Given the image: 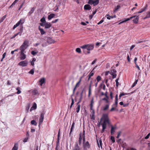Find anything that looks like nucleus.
Masks as SVG:
<instances>
[{
    "instance_id": "8fccbe9b",
    "label": "nucleus",
    "mask_w": 150,
    "mask_h": 150,
    "mask_svg": "<svg viewBox=\"0 0 150 150\" xmlns=\"http://www.w3.org/2000/svg\"><path fill=\"white\" fill-rule=\"evenodd\" d=\"M48 44V43H47V42L46 43H43V44L42 45V46L43 47H45L47 46Z\"/></svg>"
},
{
    "instance_id": "cd10ccee",
    "label": "nucleus",
    "mask_w": 150,
    "mask_h": 150,
    "mask_svg": "<svg viewBox=\"0 0 150 150\" xmlns=\"http://www.w3.org/2000/svg\"><path fill=\"white\" fill-rule=\"evenodd\" d=\"M129 94V93H121L119 95V99H120L121 97L124 95H128Z\"/></svg>"
},
{
    "instance_id": "f8f14e48",
    "label": "nucleus",
    "mask_w": 150,
    "mask_h": 150,
    "mask_svg": "<svg viewBox=\"0 0 150 150\" xmlns=\"http://www.w3.org/2000/svg\"><path fill=\"white\" fill-rule=\"evenodd\" d=\"M26 57V55L24 52H21L20 54V58L21 60H23L25 59Z\"/></svg>"
},
{
    "instance_id": "7ed1b4c3",
    "label": "nucleus",
    "mask_w": 150,
    "mask_h": 150,
    "mask_svg": "<svg viewBox=\"0 0 150 150\" xmlns=\"http://www.w3.org/2000/svg\"><path fill=\"white\" fill-rule=\"evenodd\" d=\"M94 47V45H84L81 47V48L82 49H86L87 50L90 51V50H93Z\"/></svg>"
},
{
    "instance_id": "9b49d317",
    "label": "nucleus",
    "mask_w": 150,
    "mask_h": 150,
    "mask_svg": "<svg viewBox=\"0 0 150 150\" xmlns=\"http://www.w3.org/2000/svg\"><path fill=\"white\" fill-rule=\"evenodd\" d=\"M20 27H21V28L20 29V31L21 32V33L18 32V33H17L15 34L11 38V39H12L15 38L16 37L17 35H18L19 34H20V36L21 35L22 33V28H23V27L22 26H21Z\"/></svg>"
},
{
    "instance_id": "de8ad7c7",
    "label": "nucleus",
    "mask_w": 150,
    "mask_h": 150,
    "mask_svg": "<svg viewBox=\"0 0 150 150\" xmlns=\"http://www.w3.org/2000/svg\"><path fill=\"white\" fill-rule=\"evenodd\" d=\"M34 73V69H33L30 70L29 72V73L31 74H33Z\"/></svg>"
},
{
    "instance_id": "f257e3e1",
    "label": "nucleus",
    "mask_w": 150,
    "mask_h": 150,
    "mask_svg": "<svg viewBox=\"0 0 150 150\" xmlns=\"http://www.w3.org/2000/svg\"><path fill=\"white\" fill-rule=\"evenodd\" d=\"M103 121V123H108V125L110 124V120L108 115L107 114H103L100 119V122Z\"/></svg>"
},
{
    "instance_id": "338daca9",
    "label": "nucleus",
    "mask_w": 150,
    "mask_h": 150,
    "mask_svg": "<svg viewBox=\"0 0 150 150\" xmlns=\"http://www.w3.org/2000/svg\"><path fill=\"white\" fill-rule=\"evenodd\" d=\"M117 104H118V100H115V105H116V107L117 106Z\"/></svg>"
},
{
    "instance_id": "bb28decb",
    "label": "nucleus",
    "mask_w": 150,
    "mask_h": 150,
    "mask_svg": "<svg viewBox=\"0 0 150 150\" xmlns=\"http://www.w3.org/2000/svg\"><path fill=\"white\" fill-rule=\"evenodd\" d=\"M82 78V77H81L80 78L79 81L78 82V83H77L76 84L75 86L76 88L77 87H79V83L81 81V79Z\"/></svg>"
},
{
    "instance_id": "4d7b16f0",
    "label": "nucleus",
    "mask_w": 150,
    "mask_h": 150,
    "mask_svg": "<svg viewBox=\"0 0 150 150\" xmlns=\"http://www.w3.org/2000/svg\"><path fill=\"white\" fill-rule=\"evenodd\" d=\"M137 57H135L134 58V62L135 63V64H137Z\"/></svg>"
},
{
    "instance_id": "4c0bfd02",
    "label": "nucleus",
    "mask_w": 150,
    "mask_h": 150,
    "mask_svg": "<svg viewBox=\"0 0 150 150\" xmlns=\"http://www.w3.org/2000/svg\"><path fill=\"white\" fill-rule=\"evenodd\" d=\"M40 21L42 22L43 23H46L45 19L44 17H43L40 20Z\"/></svg>"
},
{
    "instance_id": "a18cd8bd",
    "label": "nucleus",
    "mask_w": 150,
    "mask_h": 150,
    "mask_svg": "<svg viewBox=\"0 0 150 150\" xmlns=\"http://www.w3.org/2000/svg\"><path fill=\"white\" fill-rule=\"evenodd\" d=\"M110 139L113 143H114L115 142V140L114 137L111 136L110 137Z\"/></svg>"
},
{
    "instance_id": "5701e85b",
    "label": "nucleus",
    "mask_w": 150,
    "mask_h": 150,
    "mask_svg": "<svg viewBox=\"0 0 150 150\" xmlns=\"http://www.w3.org/2000/svg\"><path fill=\"white\" fill-rule=\"evenodd\" d=\"M38 28L39 30L40 31L41 35H42L45 33V32L44 31L43 29L40 28V26H39Z\"/></svg>"
},
{
    "instance_id": "72a5a7b5",
    "label": "nucleus",
    "mask_w": 150,
    "mask_h": 150,
    "mask_svg": "<svg viewBox=\"0 0 150 150\" xmlns=\"http://www.w3.org/2000/svg\"><path fill=\"white\" fill-rule=\"evenodd\" d=\"M99 2V0H93V5H96L98 4Z\"/></svg>"
},
{
    "instance_id": "1a4fd4ad",
    "label": "nucleus",
    "mask_w": 150,
    "mask_h": 150,
    "mask_svg": "<svg viewBox=\"0 0 150 150\" xmlns=\"http://www.w3.org/2000/svg\"><path fill=\"white\" fill-rule=\"evenodd\" d=\"M83 147L84 150H86L90 147V145L88 141H87L85 143H83Z\"/></svg>"
},
{
    "instance_id": "864d4df0",
    "label": "nucleus",
    "mask_w": 150,
    "mask_h": 150,
    "mask_svg": "<svg viewBox=\"0 0 150 150\" xmlns=\"http://www.w3.org/2000/svg\"><path fill=\"white\" fill-rule=\"evenodd\" d=\"M127 61H128V62H130V58L129 57V55L128 54L127 55Z\"/></svg>"
},
{
    "instance_id": "dca6fc26",
    "label": "nucleus",
    "mask_w": 150,
    "mask_h": 150,
    "mask_svg": "<svg viewBox=\"0 0 150 150\" xmlns=\"http://www.w3.org/2000/svg\"><path fill=\"white\" fill-rule=\"evenodd\" d=\"M111 133L112 134H114L115 132V129H116V127H113L112 125H111Z\"/></svg>"
},
{
    "instance_id": "c9c22d12",
    "label": "nucleus",
    "mask_w": 150,
    "mask_h": 150,
    "mask_svg": "<svg viewBox=\"0 0 150 150\" xmlns=\"http://www.w3.org/2000/svg\"><path fill=\"white\" fill-rule=\"evenodd\" d=\"M101 125H102V129H105L106 128V124L103 123L101 124Z\"/></svg>"
},
{
    "instance_id": "052dcab7",
    "label": "nucleus",
    "mask_w": 150,
    "mask_h": 150,
    "mask_svg": "<svg viewBox=\"0 0 150 150\" xmlns=\"http://www.w3.org/2000/svg\"><path fill=\"white\" fill-rule=\"evenodd\" d=\"M110 98H111V99H112L113 98V93L112 92H110Z\"/></svg>"
},
{
    "instance_id": "423d86ee",
    "label": "nucleus",
    "mask_w": 150,
    "mask_h": 150,
    "mask_svg": "<svg viewBox=\"0 0 150 150\" xmlns=\"http://www.w3.org/2000/svg\"><path fill=\"white\" fill-rule=\"evenodd\" d=\"M28 64V61L26 60H24L18 63V65L23 67H25Z\"/></svg>"
},
{
    "instance_id": "7c9ffc66",
    "label": "nucleus",
    "mask_w": 150,
    "mask_h": 150,
    "mask_svg": "<svg viewBox=\"0 0 150 150\" xmlns=\"http://www.w3.org/2000/svg\"><path fill=\"white\" fill-rule=\"evenodd\" d=\"M35 9V8H34V7L32 8H31L30 11L28 13V15L29 16H30L33 12Z\"/></svg>"
},
{
    "instance_id": "4be33fe9",
    "label": "nucleus",
    "mask_w": 150,
    "mask_h": 150,
    "mask_svg": "<svg viewBox=\"0 0 150 150\" xmlns=\"http://www.w3.org/2000/svg\"><path fill=\"white\" fill-rule=\"evenodd\" d=\"M55 16V14L53 13H51L48 16V19L50 20L52 18H53Z\"/></svg>"
},
{
    "instance_id": "774afa93",
    "label": "nucleus",
    "mask_w": 150,
    "mask_h": 150,
    "mask_svg": "<svg viewBox=\"0 0 150 150\" xmlns=\"http://www.w3.org/2000/svg\"><path fill=\"white\" fill-rule=\"evenodd\" d=\"M147 15L148 16V17L150 18V11L147 13Z\"/></svg>"
},
{
    "instance_id": "37998d69",
    "label": "nucleus",
    "mask_w": 150,
    "mask_h": 150,
    "mask_svg": "<svg viewBox=\"0 0 150 150\" xmlns=\"http://www.w3.org/2000/svg\"><path fill=\"white\" fill-rule=\"evenodd\" d=\"M76 51L79 53H80L81 52V49L79 48H77L76 49Z\"/></svg>"
},
{
    "instance_id": "603ef678",
    "label": "nucleus",
    "mask_w": 150,
    "mask_h": 150,
    "mask_svg": "<svg viewBox=\"0 0 150 150\" xmlns=\"http://www.w3.org/2000/svg\"><path fill=\"white\" fill-rule=\"evenodd\" d=\"M37 52H35V51H33L31 52V54L33 55H35L37 53Z\"/></svg>"
},
{
    "instance_id": "6e6d98bb",
    "label": "nucleus",
    "mask_w": 150,
    "mask_h": 150,
    "mask_svg": "<svg viewBox=\"0 0 150 150\" xmlns=\"http://www.w3.org/2000/svg\"><path fill=\"white\" fill-rule=\"evenodd\" d=\"M150 135V133H149L148 134V135L145 137V139H148Z\"/></svg>"
},
{
    "instance_id": "c756f323",
    "label": "nucleus",
    "mask_w": 150,
    "mask_h": 150,
    "mask_svg": "<svg viewBox=\"0 0 150 150\" xmlns=\"http://www.w3.org/2000/svg\"><path fill=\"white\" fill-rule=\"evenodd\" d=\"M83 49V52L84 54H89L90 53V52L88 51L86 49Z\"/></svg>"
},
{
    "instance_id": "5fc2aeb1",
    "label": "nucleus",
    "mask_w": 150,
    "mask_h": 150,
    "mask_svg": "<svg viewBox=\"0 0 150 150\" xmlns=\"http://www.w3.org/2000/svg\"><path fill=\"white\" fill-rule=\"evenodd\" d=\"M15 4V3L13 2V3L10 6L9 8H11L13 7V6H14Z\"/></svg>"
},
{
    "instance_id": "a878e982",
    "label": "nucleus",
    "mask_w": 150,
    "mask_h": 150,
    "mask_svg": "<svg viewBox=\"0 0 150 150\" xmlns=\"http://www.w3.org/2000/svg\"><path fill=\"white\" fill-rule=\"evenodd\" d=\"M95 68L93 69L91 71L89 74L88 75V76H89L90 77H91V76H93L94 74V71L93 70H94Z\"/></svg>"
},
{
    "instance_id": "f03ea898",
    "label": "nucleus",
    "mask_w": 150,
    "mask_h": 150,
    "mask_svg": "<svg viewBox=\"0 0 150 150\" xmlns=\"http://www.w3.org/2000/svg\"><path fill=\"white\" fill-rule=\"evenodd\" d=\"M135 17L136 18L133 19V21L134 23H138L139 20V17L138 16H134L130 17V18H127L124 21L121 22L120 23H119V24H120L121 23H122L124 22H126Z\"/></svg>"
},
{
    "instance_id": "412c9836",
    "label": "nucleus",
    "mask_w": 150,
    "mask_h": 150,
    "mask_svg": "<svg viewBox=\"0 0 150 150\" xmlns=\"http://www.w3.org/2000/svg\"><path fill=\"white\" fill-rule=\"evenodd\" d=\"M76 105L77 107L76 108V110L77 113H78L80 110V105L79 104H77Z\"/></svg>"
},
{
    "instance_id": "9d476101",
    "label": "nucleus",
    "mask_w": 150,
    "mask_h": 150,
    "mask_svg": "<svg viewBox=\"0 0 150 150\" xmlns=\"http://www.w3.org/2000/svg\"><path fill=\"white\" fill-rule=\"evenodd\" d=\"M24 21L22 22V20L21 19L18 22V23H17L15 25H14L13 28V29H15L20 24H21V25H22V24L24 23ZM21 26H22V25Z\"/></svg>"
},
{
    "instance_id": "69168bd1",
    "label": "nucleus",
    "mask_w": 150,
    "mask_h": 150,
    "mask_svg": "<svg viewBox=\"0 0 150 150\" xmlns=\"http://www.w3.org/2000/svg\"><path fill=\"white\" fill-rule=\"evenodd\" d=\"M58 21V19H55L54 21H52V23H56Z\"/></svg>"
},
{
    "instance_id": "0e129e2a",
    "label": "nucleus",
    "mask_w": 150,
    "mask_h": 150,
    "mask_svg": "<svg viewBox=\"0 0 150 150\" xmlns=\"http://www.w3.org/2000/svg\"><path fill=\"white\" fill-rule=\"evenodd\" d=\"M102 100H105V101H106V102L107 103H108V100L106 99L105 98H103L102 99Z\"/></svg>"
},
{
    "instance_id": "473e14b6",
    "label": "nucleus",
    "mask_w": 150,
    "mask_h": 150,
    "mask_svg": "<svg viewBox=\"0 0 150 150\" xmlns=\"http://www.w3.org/2000/svg\"><path fill=\"white\" fill-rule=\"evenodd\" d=\"M120 8V5H118L117 6L115 7V9L114 10V12H116L118 9Z\"/></svg>"
},
{
    "instance_id": "a211bd4d",
    "label": "nucleus",
    "mask_w": 150,
    "mask_h": 150,
    "mask_svg": "<svg viewBox=\"0 0 150 150\" xmlns=\"http://www.w3.org/2000/svg\"><path fill=\"white\" fill-rule=\"evenodd\" d=\"M82 139V133H80L79 135V145H80L81 144V142Z\"/></svg>"
},
{
    "instance_id": "f704fd0d",
    "label": "nucleus",
    "mask_w": 150,
    "mask_h": 150,
    "mask_svg": "<svg viewBox=\"0 0 150 150\" xmlns=\"http://www.w3.org/2000/svg\"><path fill=\"white\" fill-rule=\"evenodd\" d=\"M31 124L32 125H34L35 126H36L37 125V122H36V121L34 120H32L31 121Z\"/></svg>"
},
{
    "instance_id": "4468645a",
    "label": "nucleus",
    "mask_w": 150,
    "mask_h": 150,
    "mask_svg": "<svg viewBox=\"0 0 150 150\" xmlns=\"http://www.w3.org/2000/svg\"><path fill=\"white\" fill-rule=\"evenodd\" d=\"M74 150H81V149L79 148L77 142H75Z\"/></svg>"
},
{
    "instance_id": "6ab92c4d",
    "label": "nucleus",
    "mask_w": 150,
    "mask_h": 150,
    "mask_svg": "<svg viewBox=\"0 0 150 150\" xmlns=\"http://www.w3.org/2000/svg\"><path fill=\"white\" fill-rule=\"evenodd\" d=\"M45 79L44 78H41L39 81L40 83V86H42V84L45 82Z\"/></svg>"
},
{
    "instance_id": "20e7f679",
    "label": "nucleus",
    "mask_w": 150,
    "mask_h": 150,
    "mask_svg": "<svg viewBox=\"0 0 150 150\" xmlns=\"http://www.w3.org/2000/svg\"><path fill=\"white\" fill-rule=\"evenodd\" d=\"M83 92V90L80 93L79 92H77L76 93V96L75 97L76 99L78 97L79 98V101L77 104H79V103L81 102L82 98Z\"/></svg>"
},
{
    "instance_id": "58836bf2",
    "label": "nucleus",
    "mask_w": 150,
    "mask_h": 150,
    "mask_svg": "<svg viewBox=\"0 0 150 150\" xmlns=\"http://www.w3.org/2000/svg\"><path fill=\"white\" fill-rule=\"evenodd\" d=\"M138 80L137 79L136 80H135V82L133 83V84L132 86V88H133L136 85V84L137 83V82H138Z\"/></svg>"
},
{
    "instance_id": "e2e57ef3",
    "label": "nucleus",
    "mask_w": 150,
    "mask_h": 150,
    "mask_svg": "<svg viewBox=\"0 0 150 150\" xmlns=\"http://www.w3.org/2000/svg\"><path fill=\"white\" fill-rule=\"evenodd\" d=\"M6 52H4L2 55V59H4L6 55Z\"/></svg>"
},
{
    "instance_id": "bf43d9fd",
    "label": "nucleus",
    "mask_w": 150,
    "mask_h": 150,
    "mask_svg": "<svg viewBox=\"0 0 150 150\" xmlns=\"http://www.w3.org/2000/svg\"><path fill=\"white\" fill-rule=\"evenodd\" d=\"M71 100H72V102L71 104V105H73L74 103V100L73 98H71Z\"/></svg>"
},
{
    "instance_id": "393cba45",
    "label": "nucleus",
    "mask_w": 150,
    "mask_h": 150,
    "mask_svg": "<svg viewBox=\"0 0 150 150\" xmlns=\"http://www.w3.org/2000/svg\"><path fill=\"white\" fill-rule=\"evenodd\" d=\"M85 131L84 130H83L82 136L83 141V143H84V142H85Z\"/></svg>"
},
{
    "instance_id": "b1692460",
    "label": "nucleus",
    "mask_w": 150,
    "mask_h": 150,
    "mask_svg": "<svg viewBox=\"0 0 150 150\" xmlns=\"http://www.w3.org/2000/svg\"><path fill=\"white\" fill-rule=\"evenodd\" d=\"M74 125H75V122H74L72 124L71 127V128L70 132L69 133V135H71V134L73 131V129L74 127Z\"/></svg>"
},
{
    "instance_id": "a19ab883",
    "label": "nucleus",
    "mask_w": 150,
    "mask_h": 150,
    "mask_svg": "<svg viewBox=\"0 0 150 150\" xmlns=\"http://www.w3.org/2000/svg\"><path fill=\"white\" fill-rule=\"evenodd\" d=\"M20 88L19 87H18L16 88V90L17 91V93L18 94H20L21 92V91L20 90Z\"/></svg>"
},
{
    "instance_id": "39448f33",
    "label": "nucleus",
    "mask_w": 150,
    "mask_h": 150,
    "mask_svg": "<svg viewBox=\"0 0 150 150\" xmlns=\"http://www.w3.org/2000/svg\"><path fill=\"white\" fill-rule=\"evenodd\" d=\"M27 43L26 41H24L22 45L20 47V50H21V52H24L25 50L27 47Z\"/></svg>"
},
{
    "instance_id": "c03bdc74",
    "label": "nucleus",
    "mask_w": 150,
    "mask_h": 150,
    "mask_svg": "<svg viewBox=\"0 0 150 150\" xmlns=\"http://www.w3.org/2000/svg\"><path fill=\"white\" fill-rule=\"evenodd\" d=\"M96 79L98 82H99L101 79V77L99 76H98L96 78Z\"/></svg>"
},
{
    "instance_id": "aec40b11",
    "label": "nucleus",
    "mask_w": 150,
    "mask_h": 150,
    "mask_svg": "<svg viewBox=\"0 0 150 150\" xmlns=\"http://www.w3.org/2000/svg\"><path fill=\"white\" fill-rule=\"evenodd\" d=\"M148 5L147 4H146L145 7L143 9H142L141 11H139L138 12V13H141L144 11L146 9Z\"/></svg>"
},
{
    "instance_id": "79ce46f5",
    "label": "nucleus",
    "mask_w": 150,
    "mask_h": 150,
    "mask_svg": "<svg viewBox=\"0 0 150 150\" xmlns=\"http://www.w3.org/2000/svg\"><path fill=\"white\" fill-rule=\"evenodd\" d=\"M109 107V105H106L105 106L104 108L103 109V110H105L108 109Z\"/></svg>"
},
{
    "instance_id": "680f3d73",
    "label": "nucleus",
    "mask_w": 150,
    "mask_h": 150,
    "mask_svg": "<svg viewBox=\"0 0 150 150\" xmlns=\"http://www.w3.org/2000/svg\"><path fill=\"white\" fill-rule=\"evenodd\" d=\"M121 133V132L120 131L118 132V134H117V136L116 137V138H118L119 137Z\"/></svg>"
},
{
    "instance_id": "ddd939ff",
    "label": "nucleus",
    "mask_w": 150,
    "mask_h": 150,
    "mask_svg": "<svg viewBox=\"0 0 150 150\" xmlns=\"http://www.w3.org/2000/svg\"><path fill=\"white\" fill-rule=\"evenodd\" d=\"M46 40L47 43L49 44H52L54 42V40L50 37L47 38Z\"/></svg>"
},
{
    "instance_id": "3c124183",
    "label": "nucleus",
    "mask_w": 150,
    "mask_h": 150,
    "mask_svg": "<svg viewBox=\"0 0 150 150\" xmlns=\"http://www.w3.org/2000/svg\"><path fill=\"white\" fill-rule=\"evenodd\" d=\"M105 17H106L107 19L110 20V16L108 14H107L105 16Z\"/></svg>"
},
{
    "instance_id": "2f4dec72",
    "label": "nucleus",
    "mask_w": 150,
    "mask_h": 150,
    "mask_svg": "<svg viewBox=\"0 0 150 150\" xmlns=\"http://www.w3.org/2000/svg\"><path fill=\"white\" fill-rule=\"evenodd\" d=\"M33 108L34 109H35L36 108V104L35 103H34L32 107L30 109V111H32Z\"/></svg>"
},
{
    "instance_id": "49530a36",
    "label": "nucleus",
    "mask_w": 150,
    "mask_h": 150,
    "mask_svg": "<svg viewBox=\"0 0 150 150\" xmlns=\"http://www.w3.org/2000/svg\"><path fill=\"white\" fill-rule=\"evenodd\" d=\"M119 80V79H117L115 80V82L116 83V86L117 88H118L119 85V83L118 82V81Z\"/></svg>"
},
{
    "instance_id": "13d9d810",
    "label": "nucleus",
    "mask_w": 150,
    "mask_h": 150,
    "mask_svg": "<svg viewBox=\"0 0 150 150\" xmlns=\"http://www.w3.org/2000/svg\"><path fill=\"white\" fill-rule=\"evenodd\" d=\"M104 21L103 20V19L101 20L98 23V25H99L101 23H102Z\"/></svg>"
},
{
    "instance_id": "c85d7f7f",
    "label": "nucleus",
    "mask_w": 150,
    "mask_h": 150,
    "mask_svg": "<svg viewBox=\"0 0 150 150\" xmlns=\"http://www.w3.org/2000/svg\"><path fill=\"white\" fill-rule=\"evenodd\" d=\"M18 149V144H15L13 148L12 149V150H17Z\"/></svg>"
},
{
    "instance_id": "0eeeda50",
    "label": "nucleus",
    "mask_w": 150,
    "mask_h": 150,
    "mask_svg": "<svg viewBox=\"0 0 150 150\" xmlns=\"http://www.w3.org/2000/svg\"><path fill=\"white\" fill-rule=\"evenodd\" d=\"M117 71L116 70L114 69H112L110 72V74L111 75H112V79H114L116 78L117 74H116Z\"/></svg>"
},
{
    "instance_id": "09e8293b",
    "label": "nucleus",
    "mask_w": 150,
    "mask_h": 150,
    "mask_svg": "<svg viewBox=\"0 0 150 150\" xmlns=\"http://www.w3.org/2000/svg\"><path fill=\"white\" fill-rule=\"evenodd\" d=\"M33 95H36L38 93V91L37 90H34L33 91Z\"/></svg>"
},
{
    "instance_id": "e433bc0d",
    "label": "nucleus",
    "mask_w": 150,
    "mask_h": 150,
    "mask_svg": "<svg viewBox=\"0 0 150 150\" xmlns=\"http://www.w3.org/2000/svg\"><path fill=\"white\" fill-rule=\"evenodd\" d=\"M6 17V15H4L1 19L0 18V23L3 22Z\"/></svg>"
},
{
    "instance_id": "6e6552de",
    "label": "nucleus",
    "mask_w": 150,
    "mask_h": 150,
    "mask_svg": "<svg viewBox=\"0 0 150 150\" xmlns=\"http://www.w3.org/2000/svg\"><path fill=\"white\" fill-rule=\"evenodd\" d=\"M44 113H42L40 115V117L39 120V126H40L41 124L43 121L44 117Z\"/></svg>"
},
{
    "instance_id": "ea45409f",
    "label": "nucleus",
    "mask_w": 150,
    "mask_h": 150,
    "mask_svg": "<svg viewBox=\"0 0 150 150\" xmlns=\"http://www.w3.org/2000/svg\"><path fill=\"white\" fill-rule=\"evenodd\" d=\"M88 3L91 5L93 4V0H88Z\"/></svg>"
},
{
    "instance_id": "2eb2a0df",
    "label": "nucleus",
    "mask_w": 150,
    "mask_h": 150,
    "mask_svg": "<svg viewBox=\"0 0 150 150\" xmlns=\"http://www.w3.org/2000/svg\"><path fill=\"white\" fill-rule=\"evenodd\" d=\"M84 10L89 11L91 9V7L89 4H86L84 6Z\"/></svg>"
},
{
    "instance_id": "f3484780",
    "label": "nucleus",
    "mask_w": 150,
    "mask_h": 150,
    "mask_svg": "<svg viewBox=\"0 0 150 150\" xmlns=\"http://www.w3.org/2000/svg\"><path fill=\"white\" fill-rule=\"evenodd\" d=\"M51 26L50 23H46L45 24V28H49Z\"/></svg>"
}]
</instances>
